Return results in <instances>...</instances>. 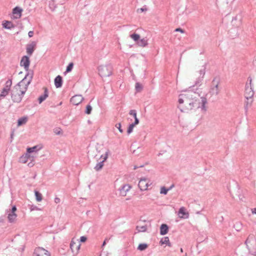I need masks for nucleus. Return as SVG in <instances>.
Returning a JSON list of instances; mask_svg holds the SVG:
<instances>
[{
	"mask_svg": "<svg viewBox=\"0 0 256 256\" xmlns=\"http://www.w3.org/2000/svg\"><path fill=\"white\" fill-rule=\"evenodd\" d=\"M188 90L185 94L179 96L178 102L180 104H184V106H178L182 112H187L190 110L200 108L202 113L204 114L207 110L206 104L208 103L206 97H200L198 92H194L191 90Z\"/></svg>",
	"mask_w": 256,
	"mask_h": 256,
	"instance_id": "f257e3e1",
	"label": "nucleus"
},
{
	"mask_svg": "<svg viewBox=\"0 0 256 256\" xmlns=\"http://www.w3.org/2000/svg\"><path fill=\"white\" fill-rule=\"evenodd\" d=\"M33 75V71L28 72L24 78L14 86L11 92V97L14 102L19 103L22 101L23 96L32 79Z\"/></svg>",
	"mask_w": 256,
	"mask_h": 256,
	"instance_id": "f03ea898",
	"label": "nucleus"
},
{
	"mask_svg": "<svg viewBox=\"0 0 256 256\" xmlns=\"http://www.w3.org/2000/svg\"><path fill=\"white\" fill-rule=\"evenodd\" d=\"M249 252L255 256L256 253V239L253 234H250L245 242Z\"/></svg>",
	"mask_w": 256,
	"mask_h": 256,
	"instance_id": "7ed1b4c3",
	"label": "nucleus"
},
{
	"mask_svg": "<svg viewBox=\"0 0 256 256\" xmlns=\"http://www.w3.org/2000/svg\"><path fill=\"white\" fill-rule=\"evenodd\" d=\"M248 81L250 82L249 84L247 82L246 84V90H245V98L247 99V105L252 102V98L254 94V92L253 90V88L252 86V80L250 77H248Z\"/></svg>",
	"mask_w": 256,
	"mask_h": 256,
	"instance_id": "20e7f679",
	"label": "nucleus"
},
{
	"mask_svg": "<svg viewBox=\"0 0 256 256\" xmlns=\"http://www.w3.org/2000/svg\"><path fill=\"white\" fill-rule=\"evenodd\" d=\"M98 70L102 78L108 77L112 75V68L110 64L102 65L98 66Z\"/></svg>",
	"mask_w": 256,
	"mask_h": 256,
	"instance_id": "39448f33",
	"label": "nucleus"
},
{
	"mask_svg": "<svg viewBox=\"0 0 256 256\" xmlns=\"http://www.w3.org/2000/svg\"><path fill=\"white\" fill-rule=\"evenodd\" d=\"M12 84V81L11 80H8L6 82L5 86L4 88L1 92V94H0V98H4L8 94Z\"/></svg>",
	"mask_w": 256,
	"mask_h": 256,
	"instance_id": "423d86ee",
	"label": "nucleus"
},
{
	"mask_svg": "<svg viewBox=\"0 0 256 256\" xmlns=\"http://www.w3.org/2000/svg\"><path fill=\"white\" fill-rule=\"evenodd\" d=\"M30 64V60L28 56H24L22 57L20 62V65L22 66H24L25 70L27 72V73L32 70H29V66Z\"/></svg>",
	"mask_w": 256,
	"mask_h": 256,
	"instance_id": "0eeeda50",
	"label": "nucleus"
},
{
	"mask_svg": "<svg viewBox=\"0 0 256 256\" xmlns=\"http://www.w3.org/2000/svg\"><path fill=\"white\" fill-rule=\"evenodd\" d=\"M33 256H50V254L42 248H38L34 250Z\"/></svg>",
	"mask_w": 256,
	"mask_h": 256,
	"instance_id": "6e6552de",
	"label": "nucleus"
},
{
	"mask_svg": "<svg viewBox=\"0 0 256 256\" xmlns=\"http://www.w3.org/2000/svg\"><path fill=\"white\" fill-rule=\"evenodd\" d=\"M206 66H202L201 69L199 70L200 76L195 82V84L200 85L202 81L203 80L204 76L206 72Z\"/></svg>",
	"mask_w": 256,
	"mask_h": 256,
	"instance_id": "1a4fd4ad",
	"label": "nucleus"
},
{
	"mask_svg": "<svg viewBox=\"0 0 256 256\" xmlns=\"http://www.w3.org/2000/svg\"><path fill=\"white\" fill-rule=\"evenodd\" d=\"M84 98L82 95H75L70 98V102L75 106L78 105L82 102Z\"/></svg>",
	"mask_w": 256,
	"mask_h": 256,
	"instance_id": "9d476101",
	"label": "nucleus"
},
{
	"mask_svg": "<svg viewBox=\"0 0 256 256\" xmlns=\"http://www.w3.org/2000/svg\"><path fill=\"white\" fill-rule=\"evenodd\" d=\"M138 187L142 191L146 190L148 187V179L146 178H141L138 183Z\"/></svg>",
	"mask_w": 256,
	"mask_h": 256,
	"instance_id": "9b49d317",
	"label": "nucleus"
},
{
	"mask_svg": "<svg viewBox=\"0 0 256 256\" xmlns=\"http://www.w3.org/2000/svg\"><path fill=\"white\" fill-rule=\"evenodd\" d=\"M80 244H76L73 240H72L70 244V248L74 254H76L80 248Z\"/></svg>",
	"mask_w": 256,
	"mask_h": 256,
	"instance_id": "f8f14e48",
	"label": "nucleus"
},
{
	"mask_svg": "<svg viewBox=\"0 0 256 256\" xmlns=\"http://www.w3.org/2000/svg\"><path fill=\"white\" fill-rule=\"evenodd\" d=\"M131 186L128 184H126L123 185L121 188H119L120 194L122 196H124L126 195L127 192L130 189Z\"/></svg>",
	"mask_w": 256,
	"mask_h": 256,
	"instance_id": "ddd939ff",
	"label": "nucleus"
},
{
	"mask_svg": "<svg viewBox=\"0 0 256 256\" xmlns=\"http://www.w3.org/2000/svg\"><path fill=\"white\" fill-rule=\"evenodd\" d=\"M179 217L181 218H188L189 216L188 212H186L184 207H181L178 210Z\"/></svg>",
	"mask_w": 256,
	"mask_h": 256,
	"instance_id": "4468645a",
	"label": "nucleus"
},
{
	"mask_svg": "<svg viewBox=\"0 0 256 256\" xmlns=\"http://www.w3.org/2000/svg\"><path fill=\"white\" fill-rule=\"evenodd\" d=\"M36 46V43L32 42L31 44H28L26 46V52L29 56H31L33 53L34 48Z\"/></svg>",
	"mask_w": 256,
	"mask_h": 256,
	"instance_id": "2eb2a0df",
	"label": "nucleus"
},
{
	"mask_svg": "<svg viewBox=\"0 0 256 256\" xmlns=\"http://www.w3.org/2000/svg\"><path fill=\"white\" fill-rule=\"evenodd\" d=\"M22 10L18 6L15 7L12 10V14L16 18H20L22 16Z\"/></svg>",
	"mask_w": 256,
	"mask_h": 256,
	"instance_id": "dca6fc26",
	"label": "nucleus"
},
{
	"mask_svg": "<svg viewBox=\"0 0 256 256\" xmlns=\"http://www.w3.org/2000/svg\"><path fill=\"white\" fill-rule=\"evenodd\" d=\"M44 93L41 95L38 98L39 104L43 102L48 96V92L46 88H44Z\"/></svg>",
	"mask_w": 256,
	"mask_h": 256,
	"instance_id": "f3484780",
	"label": "nucleus"
},
{
	"mask_svg": "<svg viewBox=\"0 0 256 256\" xmlns=\"http://www.w3.org/2000/svg\"><path fill=\"white\" fill-rule=\"evenodd\" d=\"M54 84L56 88L62 87V76L58 75L54 78Z\"/></svg>",
	"mask_w": 256,
	"mask_h": 256,
	"instance_id": "a211bd4d",
	"label": "nucleus"
},
{
	"mask_svg": "<svg viewBox=\"0 0 256 256\" xmlns=\"http://www.w3.org/2000/svg\"><path fill=\"white\" fill-rule=\"evenodd\" d=\"M8 212V221L10 223H13L14 222L16 218L17 214L16 213H11L10 212H8Z\"/></svg>",
	"mask_w": 256,
	"mask_h": 256,
	"instance_id": "6ab92c4d",
	"label": "nucleus"
},
{
	"mask_svg": "<svg viewBox=\"0 0 256 256\" xmlns=\"http://www.w3.org/2000/svg\"><path fill=\"white\" fill-rule=\"evenodd\" d=\"M168 226L166 224H162L160 226V234L164 236L168 234Z\"/></svg>",
	"mask_w": 256,
	"mask_h": 256,
	"instance_id": "aec40b11",
	"label": "nucleus"
},
{
	"mask_svg": "<svg viewBox=\"0 0 256 256\" xmlns=\"http://www.w3.org/2000/svg\"><path fill=\"white\" fill-rule=\"evenodd\" d=\"M220 82V78L218 77L214 78L212 82V87L216 89L217 90H220L219 88V84Z\"/></svg>",
	"mask_w": 256,
	"mask_h": 256,
	"instance_id": "412c9836",
	"label": "nucleus"
},
{
	"mask_svg": "<svg viewBox=\"0 0 256 256\" xmlns=\"http://www.w3.org/2000/svg\"><path fill=\"white\" fill-rule=\"evenodd\" d=\"M41 145H36L31 148H28L26 150V152L28 154H30L33 152H36L42 148Z\"/></svg>",
	"mask_w": 256,
	"mask_h": 256,
	"instance_id": "4be33fe9",
	"label": "nucleus"
},
{
	"mask_svg": "<svg viewBox=\"0 0 256 256\" xmlns=\"http://www.w3.org/2000/svg\"><path fill=\"white\" fill-rule=\"evenodd\" d=\"M2 26L6 29L10 30L15 27L12 22L10 21L5 20L2 23Z\"/></svg>",
	"mask_w": 256,
	"mask_h": 256,
	"instance_id": "5701e85b",
	"label": "nucleus"
},
{
	"mask_svg": "<svg viewBox=\"0 0 256 256\" xmlns=\"http://www.w3.org/2000/svg\"><path fill=\"white\" fill-rule=\"evenodd\" d=\"M136 44L140 46L144 47L148 44V43L147 40L143 38L142 39L140 38Z\"/></svg>",
	"mask_w": 256,
	"mask_h": 256,
	"instance_id": "b1692460",
	"label": "nucleus"
},
{
	"mask_svg": "<svg viewBox=\"0 0 256 256\" xmlns=\"http://www.w3.org/2000/svg\"><path fill=\"white\" fill-rule=\"evenodd\" d=\"M28 121V118L27 117H22L20 118H19L18 120V126H22L25 124Z\"/></svg>",
	"mask_w": 256,
	"mask_h": 256,
	"instance_id": "393cba45",
	"label": "nucleus"
},
{
	"mask_svg": "<svg viewBox=\"0 0 256 256\" xmlns=\"http://www.w3.org/2000/svg\"><path fill=\"white\" fill-rule=\"evenodd\" d=\"M160 243L162 244H166L169 246H171V244L170 242L169 238L168 236H166L162 238L160 241Z\"/></svg>",
	"mask_w": 256,
	"mask_h": 256,
	"instance_id": "a878e982",
	"label": "nucleus"
},
{
	"mask_svg": "<svg viewBox=\"0 0 256 256\" xmlns=\"http://www.w3.org/2000/svg\"><path fill=\"white\" fill-rule=\"evenodd\" d=\"M34 194L36 196V201L40 202L42 199V194L38 191L35 190H34Z\"/></svg>",
	"mask_w": 256,
	"mask_h": 256,
	"instance_id": "bb28decb",
	"label": "nucleus"
},
{
	"mask_svg": "<svg viewBox=\"0 0 256 256\" xmlns=\"http://www.w3.org/2000/svg\"><path fill=\"white\" fill-rule=\"evenodd\" d=\"M234 228L236 231H240L242 228V224L239 222H236L234 224Z\"/></svg>",
	"mask_w": 256,
	"mask_h": 256,
	"instance_id": "cd10ccee",
	"label": "nucleus"
},
{
	"mask_svg": "<svg viewBox=\"0 0 256 256\" xmlns=\"http://www.w3.org/2000/svg\"><path fill=\"white\" fill-rule=\"evenodd\" d=\"M104 161H101L98 162L94 168V170L96 171H99L104 166Z\"/></svg>",
	"mask_w": 256,
	"mask_h": 256,
	"instance_id": "c85d7f7f",
	"label": "nucleus"
},
{
	"mask_svg": "<svg viewBox=\"0 0 256 256\" xmlns=\"http://www.w3.org/2000/svg\"><path fill=\"white\" fill-rule=\"evenodd\" d=\"M136 229L138 232H145L147 230V226L146 225L142 226H138Z\"/></svg>",
	"mask_w": 256,
	"mask_h": 256,
	"instance_id": "c756f323",
	"label": "nucleus"
},
{
	"mask_svg": "<svg viewBox=\"0 0 256 256\" xmlns=\"http://www.w3.org/2000/svg\"><path fill=\"white\" fill-rule=\"evenodd\" d=\"M130 37L136 43L138 41L140 36L138 34L134 33L130 35Z\"/></svg>",
	"mask_w": 256,
	"mask_h": 256,
	"instance_id": "7c9ffc66",
	"label": "nucleus"
},
{
	"mask_svg": "<svg viewBox=\"0 0 256 256\" xmlns=\"http://www.w3.org/2000/svg\"><path fill=\"white\" fill-rule=\"evenodd\" d=\"M209 92L212 96H217L220 92V90H217L211 86Z\"/></svg>",
	"mask_w": 256,
	"mask_h": 256,
	"instance_id": "2f4dec72",
	"label": "nucleus"
},
{
	"mask_svg": "<svg viewBox=\"0 0 256 256\" xmlns=\"http://www.w3.org/2000/svg\"><path fill=\"white\" fill-rule=\"evenodd\" d=\"M148 248V245L146 244H140L138 247V250L142 251Z\"/></svg>",
	"mask_w": 256,
	"mask_h": 256,
	"instance_id": "473e14b6",
	"label": "nucleus"
},
{
	"mask_svg": "<svg viewBox=\"0 0 256 256\" xmlns=\"http://www.w3.org/2000/svg\"><path fill=\"white\" fill-rule=\"evenodd\" d=\"M135 88L137 92H140L142 90V86L139 82H136L135 86Z\"/></svg>",
	"mask_w": 256,
	"mask_h": 256,
	"instance_id": "72a5a7b5",
	"label": "nucleus"
},
{
	"mask_svg": "<svg viewBox=\"0 0 256 256\" xmlns=\"http://www.w3.org/2000/svg\"><path fill=\"white\" fill-rule=\"evenodd\" d=\"M92 110V107L90 104H88L86 106V109L85 110V113L88 114H91Z\"/></svg>",
	"mask_w": 256,
	"mask_h": 256,
	"instance_id": "f704fd0d",
	"label": "nucleus"
},
{
	"mask_svg": "<svg viewBox=\"0 0 256 256\" xmlns=\"http://www.w3.org/2000/svg\"><path fill=\"white\" fill-rule=\"evenodd\" d=\"M168 190L167 188H166L165 186L161 187L160 191V193L161 194L166 195L168 194Z\"/></svg>",
	"mask_w": 256,
	"mask_h": 256,
	"instance_id": "c9c22d12",
	"label": "nucleus"
},
{
	"mask_svg": "<svg viewBox=\"0 0 256 256\" xmlns=\"http://www.w3.org/2000/svg\"><path fill=\"white\" fill-rule=\"evenodd\" d=\"M74 66V64L72 62H70L68 65L67 66L66 68V72H69L72 71Z\"/></svg>",
	"mask_w": 256,
	"mask_h": 256,
	"instance_id": "e433bc0d",
	"label": "nucleus"
},
{
	"mask_svg": "<svg viewBox=\"0 0 256 256\" xmlns=\"http://www.w3.org/2000/svg\"><path fill=\"white\" fill-rule=\"evenodd\" d=\"M134 126H135L132 124H131L129 125L127 130V133L128 134H130L131 132H132L134 128Z\"/></svg>",
	"mask_w": 256,
	"mask_h": 256,
	"instance_id": "4c0bfd02",
	"label": "nucleus"
},
{
	"mask_svg": "<svg viewBox=\"0 0 256 256\" xmlns=\"http://www.w3.org/2000/svg\"><path fill=\"white\" fill-rule=\"evenodd\" d=\"M148 8L146 6H144L142 8H138L136 10L138 13H141L147 11Z\"/></svg>",
	"mask_w": 256,
	"mask_h": 256,
	"instance_id": "58836bf2",
	"label": "nucleus"
},
{
	"mask_svg": "<svg viewBox=\"0 0 256 256\" xmlns=\"http://www.w3.org/2000/svg\"><path fill=\"white\" fill-rule=\"evenodd\" d=\"M54 1H50L49 6L52 10H54L56 7L54 5Z\"/></svg>",
	"mask_w": 256,
	"mask_h": 256,
	"instance_id": "ea45409f",
	"label": "nucleus"
},
{
	"mask_svg": "<svg viewBox=\"0 0 256 256\" xmlns=\"http://www.w3.org/2000/svg\"><path fill=\"white\" fill-rule=\"evenodd\" d=\"M109 153V151L108 150L104 155H102L101 158H103V160L102 161H106L108 157V154Z\"/></svg>",
	"mask_w": 256,
	"mask_h": 256,
	"instance_id": "a19ab883",
	"label": "nucleus"
},
{
	"mask_svg": "<svg viewBox=\"0 0 256 256\" xmlns=\"http://www.w3.org/2000/svg\"><path fill=\"white\" fill-rule=\"evenodd\" d=\"M54 132L57 135H59L62 133V130L60 128H56L54 130Z\"/></svg>",
	"mask_w": 256,
	"mask_h": 256,
	"instance_id": "79ce46f5",
	"label": "nucleus"
},
{
	"mask_svg": "<svg viewBox=\"0 0 256 256\" xmlns=\"http://www.w3.org/2000/svg\"><path fill=\"white\" fill-rule=\"evenodd\" d=\"M129 114L130 115L134 117V118L136 117H137L136 116V110H130L129 112Z\"/></svg>",
	"mask_w": 256,
	"mask_h": 256,
	"instance_id": "37998d69",
	"label": "nucleus"
},
{
	"mask_svg": "<svg viewBox=\"0 0 256 256\" xmlns=\"http://www.w3.org/2000/svg\"><path fill=\"white\" fill-rule=\"evenodd\" d=\"M116 127L118 130L120 132L122 133L123 132V130L122 128L121 124L120 123L116 124Z\"/></svg>",
	"mask_w": 256,
	"mask_h": 256,
	"instance_id": "c03bdc74",
	"label": "nucleus"
},
{
	"mask_svg": "<svg viewBox=\"0 0 256 256\" xmlns=\"http://www.w3.org/2000/svg\"><path fill=\"white\" fill-rule=\"evenodd\" d=\"M16 206H12V210H9L8 212H10L11 213H16Z\"/></svg>",
	"mask_w": 256,
	"mask_h": 256,
	"instance_id": "a18cd8bd",
	"label": "nucleus"
},
{
	"mask_svg": "<svg viewBox=\"0 0 256 256\" xmlns=\"http://www.w3.org/2000/svg\"><path fill=\"white\" fill-rule=\"evenodd\" d=\"M139 120L137 117L134 118V122L132 123L134 126L138 124H139Z\"/></svg>",
	"mask_w": 256,
	"mask_h": 256,
	"instance_id": "49530a36",
	"label": "nucleus"
},
{
	"mask_svg": "<svg viewBox=\"0 0 256 256\" xmlns=\"http://www.w3.org/2000/svg\"><path fill=\"white\" fill-rule=\"evenodd\" d=\"M87 240V238L85 236H82L80 238V242H85Z\"/></svg>",
	"mask_w": 256,
	"mask_h": 256,
	"instance_id": "de8ad7c7",
	"label": "nucleus"
},
{
	"mask_svg": "<svg viewBox=\"0 0 256 256\" xmlns=\"http://www.w3.org/2000/svg\"><path fill=\"white\" fill-rule=\"evenodd\" d=\"M30 210L32 211V210H39L40 209L38 208H37L36 206H34V205H32L31 206H30Z\"/></svg>",
	"mask_w": 256,
	"mask_h": 256,
	"instance_id": "09e8293b",
	"label": "nucleus"
},
{
	"mask_svg": "<svg viewBox=\"0 0 256 256\" xmlns=\"http://www.w3.org/2000/svg\"><path fill=\"white\" fill-rule=\"evenodd\" d=\"M175 32H180L181 33H184V30L182 29L181 28H177L175 30Z\"/></svg>",
	"mask_w": 256,
	"mask_h": 256,
	"instance_id": "8fccbe9b",
	"label": "nucleus"
},
{
	"mask_svg": "<svg viewBox=\"0 0 256 256\" xmlns=\"http://www.w3.org/2000/svg\"><path fill=\"white\" fill-rule=\"evenodd\" d=\"M28 36L30 38H31L33 36H34V32L33 31H30L28 33Z\"/></svg>",
	"mask_w": 256,
	"mask_h": 256,
	"instance_id": "3c124183",
	"label": "nucleus"
},
{
	"mask_svg": "<svg viewBox=\"0 0 256 256\" xmlns=\"http://www.w3.org/2000/svg\"><path fill=\"white\" fill-rule=\"evenodd\" d=\"M109 240L108 238H106L104 240V241L103 243H102V247H104L106 244V243L107 242H108Z\"/></svg>",
	"mask_w": 256,
	"mask_h": 256,
	"instance_id": "603ef678",
	"label": "nucleus"
},
{
	"mask_svg": "<svg viewBox=\"0 0 256 256\" xmlns=\"http://www.w3.org/2000/svg\"><path fill=\"white\" fill-rule=\"evenodd\" d=\"M24 158H21L20 160L22 161V162L26 163L28 161V159L29 158H27V160H23Z\"/></svg>",
	"mask_w": 256,
	"mask_h": 256,
	"instance_id": "864d4df0",
	"label": "nucleus"
},
{
	"mask_svg": "<svg viewBox=\"0 0 256 256\" xmlns=\"http://www.w3.org/2000/svg\"><path fill=\"white\" fill-rule=\"evenodd\" d=\"M14 131H12L11 134H10V138H11V141H12L13 138H14Z\"/></svg>",
	"mask_w": 256,
	"mask_h": 256,
	"instance_id": "5fc2aeb1",
	"label": "nucleus"
},
{
	"mask_svg": "<svg viewBox=\"0 0 256 256\" xmlns=\"http://www.w3.org/2000/svg\"><path fill=\"white\" fill-rule=\"evenodd\" d=\"M54 202H56V203H58L60 202V199L58 198H56L55 199H54Z\"/></svg>",
	"mask_w": 256,
	"mask_h": 256,
	"instance_id": "6e6d98bb",
	"label": "nucleus"
},
{
	"mask_svg": "<svg viewBox=\"0 0 256 256\" xmlns=\"http://www.w3.org/2000/svg\"><path fill=\"white\" fill-rule=\"evenodd\" d=\"M174 187V184H172L168 188V191H169V190H171Z\"/></svg>",
	"mask_w": 256,
	"mask_h": 256,
	"instance_id": "4d7b16f0",
	"label": "nucleus"
},
{
	"mask_svg": "<svg viewBox=\"0 0 256 256\" xmlns=\"http://www.w3.org/2000/svg\"><path fill=\"white\" fill-rule=\"evenodd\" d=\"M34 163H32V162H29L28 164V166L30 167L32 166H34Z\"/></svg>",
	"mask_w": 256,
	"mask_h": 256,
	"instance_id": "13d9d810",
	"label": "nucleus"
},
{
	"mask_svg": "<svg viewBox=\"0 0 256 256\" xmlns=\"http://www.w3.org/2000/svg\"><path fill=\"white\" fill-rule=\"evenodd\" d=\"M252 213L256 214V208L254 209Z\"/></svg>",
	"mask_w": 256,
	"mask_h": 256,
	"instance_id": "bf43d9fd",
	"label": "nucleus"
},
{
	"mask_svg": "<svg viewBox=\"0 0 256 256\" xmlns=\"http://www.w3.org/2000/svg\"><path fill=\"white\" fill-rule=\"evenodd\" d=\"M138 168V166H134V170H136V169L137 168Z\"/></svg>",
	"mask_w": 256,
	"mask_h": 256,
	"instance_id": "052dcab7",
	"label": "nucleus"
},
{
	"mask_svg": "<svg viewBox=\"0 0 256 256\" xmlns=\"http://www.w3.org/2000/svg\"><path fill=\"white\" fill-rule=\"evenodd\" d=\"M180 252H183V250H182V248H180Z\"/></svg>",
	"mask_w": 256,
	"mask_h": 256,
	"instance_id": "680f3d73",
	"label": "nucleus"
},
{
	"mask_svg": "<svg viewBox=\"0 0 256 256\" xmlns=\"http://www.w3.org/2000/svg\"><path fill=\"white\" fill-rule=\"evenodd\" d=\"M236 20V17H235L234 18H233V19H232V20Z\"/></svg>",
	"mask_w": 256,
	"mask_h": 256,
	"instance_id": "e2e57ef3",
	"label": "nucleus"
},
{
	"mask_svg": "<svg viewBox=\"0 0 256 256\" xmlns=\"http://www.w3.org/2000/svg\"><path fill=\"white\" fill-rule=\"evenodd\" d=\"M62 104V102H60L59 104V105H61Z\"/></svg>",
	"mask_w": 256,
	"mask_h": 256,
	"instance_id": "0e129e2a",
	"label": "nucleus"
},
{
	"mask_svg": "<svg viewBox=\"0 0 256 256\" xmlns=\"http://www.w3.org/2000/svg\"><path fill=\"white\" fill-rule=\"evenodd\" d=\"M187 256V254H184V256Z\"/></svg>",
	"mask_w": 256,
	"mask_h": 256,
	"instance_id": "69168bd1",
	"label": "nucleus"
},
{
	"mask_svg": "<svg viewBox=\"0 0 256 256\" xmlns=\"http://www.w3.org/2000/svg\"><path fill=\"white\" fill-rule=\"evenodd\" d=\"M160 154H161L159 153V154H158V156H160Z\"/></svg>",
	"mask_w": 256,
	"mask_h": 256,
	"instance_id": "338daca9",
	"label": "nucleus"
},
{
	"mask_svg": "<svg viewBox=\"0 0 256 256\" xmlns=\"http://www.w3.org/2000/svg\"><path fill=\"white\" fill-rule=\"evenodd\" d=\"M22 72H20L19 74H22Z\"/></svg>",
	"mask_w": 256,
	"mask_h": 256,
	"instance_id": "774afa93",
	"label": "nucleus"
}]
</instances>
